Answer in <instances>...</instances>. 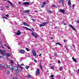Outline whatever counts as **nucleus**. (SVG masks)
I'll return each mask as SVG.
<instances>
[{
	"instance_id": "1",
	"label": "nucleus",
	"mask_w": 79,
	"mask_h": 79,
	"mask_svg": "<svg viewBox=\"0 0 79 79\" xmlns=\"http://www.w3.org/2000/svg\"><path fill=\"white\" fill-rule=\"evenodd\" d=\"M0 53L3 56H5V55L6 54V51L5 50H1L0 49Z\"/></svg>"
},
{
	"instance_id": "2",
	"label": "nucleus",
	"mask_w": 79,
	"mask_h": 79,
	"mask_svg": "<svg viewBox=\"0 0 79 79\" xmlns=\"http://www.w3.org/2000/svg\"><path fill=\"white\" fill-rule=\"evenodd\" d=\"M14 69L17 73H19V72H21V69H18V68L17 67H15Z\"/></svg>"
},
{
	"instance_id": "3",
	"label": "nucleus",
	"mask_w": 79,
	"mask_h": 79,
	"mask_svg": "<svg viewBox=\"0 0 79 79\" xmlns=\"http://www.w3.org/2000/svg\"><path fill=\"white\" fill-rule=\"evenodd\" d=\"M47 24H48V23L44 22H43L41 24L39 25V26L40 27H41L45 26H46Z\"/></svg>"
},
{
	"instance_id": "4",
	"label": "nucleus",
	"mask_w": 79,
	"mask_h": 79,
	"mask_svg": "<svg viewBox=\"0 0 79 79\" xmlns=\"http://www.w3.org/2000/svg\"><path fill=\"white\" fill-rule=\"evenodd\" d=\"M2 66L5 69H8V65L6 64H2Z\"/></svg>"
},
{
	"instance_id": "5",
	"label": "nucleus",
	"mask_w": 79,
	"mask_h": 79,
	"mask_svg": "<svg viewBox=\"0 0 79 79\" xmlns=\"http://www.w3.org/2000/svg\"><path fill=\"white\" fill-rule=\"evenodd\" d=\"M23 5L24 6L27 5H30V3L28 2H23Z\"/></svg>"
},
{
	"instance_id": "6",
	"label": "nucleus",
	"mask_w": 79,
	"mask_h": 79,
	"mask_svg": "<svg viewBox=\"0 0 79 79\" xmlns=\"http://www.w3.org/2000/svg\"><path fill=\"white\" fill-rule=\"evenodd\" d=\"M32 53L34 56L36 57V56H37V54H36L35 51V50H33L32 52Z\"/></svg>"
},
{
	"instance_id": "7",
	"label": "nucleus",
	"mask_w": 79,
	"mask_h": 79,
	"mask_svg": "<svg viewBox=\"0 0 79 79\" xmlns=\"http://www.w3.org/2000/svg\"><path fill=\"white\" fill-rule=\"evenodd\" d=\"M15 34H16V35H19L21 34V33L20 32V31H19V30H18V31L17 32L15 33Z\"/></svg>"
},
{
	"instance_id": "8",
	"label": "nucleus",
	"mask_w": 79,
	"mask_h": 79,
	"mask_svg": "<svg viewBox=\"0 0 79 79\" xmlns=\"http://www.w3.org/2000/svg\"><path fill=\"white\" fill-rule=\"evenodd\" d=\"M59 11L60 12V13H62L63 14H64L65 13V10H62L61 9H60Z\"/></svg>"
},
{
	"instance_id": "9",
	"label": "nucleus",
	"mask_w": 79,
	"mask_h": 79,
	"mask_svg": "<svg viewBox=\"0 0 79 79\" xmlns=\"http://www.w3.org/2000/svg\"><path fill=\"white\" fill-rule=\"evenodd\" d=\"M47 4V2H44L43 3V4L41 6V8H44L45 5Z\"/></svg>"
},
{
	"instance_id": "10",
	"label": "nucleus",
	"mask_w": 79,
	"mask_h": 79,
	"mask_svg": "<svg viewBox=\"0 0 79 79\" xmlns=\"http://www.w3.org/2000/svg\"><path fill=\"white\" fill-rule=\"evenodd\" d=\"M17 68H18V69H20L21 70V69L22 70H23V69L22 67H21V65H19V64H18L17 65Z\"/></svg>"
},
{
	"instance_id": "11",
	"label": "nucleus",
	"mask_w": 79,
	"mask_h": 79,
	"mask_svg": "<svg viewBox=\"0 0 79 79\" xmlns=\"http://www.w3.org/2000/svg\"><path fill=\"white\" fill-rule=\"evenodd\" d=\"M68 3V5H69V7H70V8H71V1H70V0H69Z\"/></svg>"
},
{
	"instance_id": "12",
	"label": "nucleus",
	"mask_w": 79,
	"mask_h": 79,
	"mask_svg": "<svg viewBox=\"0 0 79 79\" xmlns=\"http://www.w3.org/2000/svg\"><path fill=\"white\" fill-rule=\"evenodd\" d=\"M20 52H21V53H22V54H24L25 52L24 50L23 49H20Z\"/></svg>"
},
{
	"instance_id": "13",
	"label": "nucleus",
	"mask_w": 79,
	"mask_h": 79,
	"mask_svg": "<svg viewBox=\"0 0 79 79\" xmlns=\"http://www.w3.org/2000/svg\"><path fill=\"white\" fill-rule=\"evenodd\" d=\"M24 13H30V10H27L23 11Z\"/></svg>"
},
{
	"instance_id": "14",
	"label": "nucleus",
	"mask_w": 79,
	"mask_h": 79,
	"mask_svg": "<svg viewBox=\"0 0 79 79\" xmlns=\"http://www.w3.org/2000/svg\"><path fill=\"white\" fill-rule=\"evenodd\" d=\"M60 3L61 2L62 5H64V0H60V1H59Z\"/></svg>"
},
{
	"instance_id": "15",
	"label": "nucleus",
	"mask_w": 79,
	"mask_h": 79,
	"mask_svg": "<svg viewBox=\"0 0 79 79\" xmlns=\"http://www.w3.org/2000/svg\"><path fill=\"white\" fill-rule=\"evenodd\" d=\"M23 28L24 29H27V30H28V31H32V30L28 28L27 27H23Z\"/></svg>"
},
{
	"instance_id": "16",
	"label": "nucleus",
	"mask_w": 79,
	"mask_h": 79,
	"mask_svg": "<svg viewBox=\"0 0 79 79\" xmlns=\"http://www.w3.org/2000/svg\"><path fill=\"white\" fill-rule=\"evenodd\" d=\"M7 2L8 3L10 4V5H11V6H13V4H12V3H11V2H10V1H8Z\"/></svg>"
},
{
	"instance_id": "17",
	"label": "nucleus",
	"mask_w": 79,
	"mask_h": 79,
	"mask_svg": "<svg viewBox=\"0 0 79 79\" xmlns=\"http://www.w3.org/2000/svg\"><path fill=\"white\" fill-rule=\"evenodd\" d=\"M72 60H73V61H74V62H75V63H77V61H76V60L74 59V57H73L72 58Z\"/></svg>"
},
{
	"instance_id": "18",
	"label": "nucleus",
	"mask_w": 79,
	"mask_h": 79,
	"mask_svg": "<svg viewBox=\"0 0 79 79\" xmlns=\"http://www.w3.org/2000/svg\"><path fill=\"white\" fill-rule=\"evenodd\" d=\"M5 72L7 73V74H10V71L8 70H6Z\"/></svg>"
},
{
	"instance_id": "19",
	"label": "nucleus",
	"mask_w": 79,
	"mask_h": 79,
	"mask_svg": "<svg viewBox=\"0 0 79 79\" xmlns=\"http://www.w3.org/2000/svg\"><path fill=\"white\" fill-rule=\"evenodd\" d=\"M9 68L10 69H13V65H10L9 66Z\"/></svg>"
},
{
	"instance_id": "20",
	"label": "nucleus",
	"mask_w": 79,
	"mask_h": 79,
	"mask_svg": "<svg viewBox=\"0 0 79 79\" xmlns=\"http://www.w3.org/2000/svg\"><path fill=\"white\" fill-rule=\"evenodd\" d=\"M6 54L7 56H8L9 57H10V56H11L10 55V54L8 53H7Z\"/></svg>"
},
{
	"instance_id": "21",
	"label": "nucleus",
	"mask_w": 79,
	"mask_h": 79,
	"mask_svg": "<svg viewBox=\"0 0 79 79\" xmlns=\"http://www.w3.org/2000/svg\"><path fill=\"white\" fill-rule=\"evenodd\" d=\"M23 24V25H24V26H27V23H25V22H22Z\"/></svg>"
},
{
	"instance_id": "22",
	"label": "nucleus",
	"mask_w": 79,
	"mask_h": 79,
	"mask_svg": "<svg viewBox=\"0 0 79 79\" xmlns=\"http://www.w3.org/2000/svg\"><path fill=\"white\" fill-rule=\"evenodd\" d=\"M36 75H39V74H40V72L36 71Z\"/></svg>"
},
{
	"instance_id": "23",
	"label": "nucleus",
	"mask_w": 79,
	"mask_h": 79,
	"mask_svg": "<svg viewBox=\"0 0 79 79\" xmlns=\"http://www.w3.org/2000/svg\"><path fill=\"white\" fill-rule=\"evenodd\" d=\"M56 44H57V45H60V46H62V44H60L58 43H56Z\"/></svg>"
},
{
	"instance_id": "24",
	"label": "nucleus",
	"mask_w": 79,
	"mask_h": 79,
	"mask_svg": "<svg viewBox=\"0 0 79 79\" xmlns=\"http://www.w3.org/2000/svg\"><path fill=\"white\" fill-rule=\"evenodd\" d=\"M47 11L49 13H51V10H49V9H48Z\"/></svg>"
},
{
	"instance_id": "25",
	"label": "nucleus",
	"mask_w": 79,
	"mask_h": 79,
	"mask_svg": "<svg viewBox=\"0 0 79 79\" xmlns=\"http://www.w3.org/2000/svg\"><path fill=\"white\" fill-rule=\"evenodd\" d=\"M38 36V34H36V35L34 36V37H35V38H37V36Z\"/></svg>"
},
{
	"instance_id": "26",
	"label": "nucleus",
	"mask_w": 79,
	"mask_h": 79,
	"mask_svg": "<svg viewBox=\"0 0 79 79\" xmlns=\"http://www.w3.org/2000/svg\"><path fill=\"white\" fill-rule=\"evenodd\" d=\"M29 68H30V66H26V68L27 69H28Z\"/></svg>"
},
{
	"instance_id": "27",
	"label": "nucleus",
	"mask_w": 79,
	"mask_h": 79,
	"mask_svg": "<svg viewBox=\"0 0 79 79\" xmlns=\"http://www.w3.org/2000/svg\"><path fill=\"white\" fill-rule=\"evenodd\" d=\"M69 26H70V27H71V28H72L73 27V25H71L70 24H69Z\"/></svg>"
},
{
	"instance_id": "28",
	"label": "nucleus",
	"mask_w": 79,
	"mask_h": 79,
	"mask_svg": "<svg viewBox=\"0 0 79 79\" xmlns=\"http://www.w3.org/2000/svg\"><path fill=\"white\" fill-rule=\"evenodd\" d=\"M52 7H56V5H52Z\"/></svg>"
},
{
	"instance_id": "29",
	"label": "nucleus",
	"mask_w": 79,
	"mask_h": 79,
	"mask_svg": "<svg viewBox=\"0 0 79 79\" xmlns=\"http://www.w3.org/2000/svg\"><path fill=\"white\" fill-rule=\"evenodd\" d=\"M3 18L4 19H8V18H7V17H6L5 16L3 17Z\"/></svg>"
},
{
	"instance_id": "30",
	"label": "nucleus",
	"mask_w": 79,
	"mask_h": 79,
	"mask_svg": "<svg viewBox=\"0 0 79 79\" xmlns=\"http://www.w3.org/2000/svg\"><path fill=\"white\" fill-rule=\"evenodd\" d=\"M54 77V76H53V75H51V77H52V78H53Z\"/></svg>"
},
{
	"instance_id": "31",
	"label": "nucleus",
	"mask_w": 79,
	"mask_h": 79,
	"mask_svg": "<svg viewBox=\"0 0 79 79\" xmlns=\"http://www.w3.org/2000/svg\"><path fill=\"white\" fill-rule=\"evenodd\" d=\"M57 78H60V76L59 75H57L56 77Z\"/></svg>"
},
{
	"instance_id": "32",
	"label": "nucleus",
	"mask_w": 79,
	"mask_h": 79,
	"mask_svg": "<svg viewBox=\"0 0 79 79\" xmlns=\"http://www.w3.org/2000/svg\"><path fill=\"white\" fill-rule=\"evenodd\" d=\"M51 68L52 69H54V66H51Z\"/></svg>"
},
{
	"instance_id": "33",
	"label": "nucleus",
	"mask_w": 79,
	"mask_h": 79,
	"mask_svg": "<svg viewBox=\"0 0 79 79\" xmlns=\"http://www.w3.org/2000/svg\"><path fill=\"white\" fill-rule=\"evenodd\" d=\"M34 3V2H30V5H32V4H33V3Z\"/></svg>"
},
{
	"instance_id": "34",
	"label": "nucleus",
	"mask_w": 79,
	"mask_h": 79,
	"mask_svg": "<svg viewBox=\"0 0 79 79\" xmlns=\"http://www.w3.org/2000/svg\"><path fill=\"white\" fill-rule=\"evenodd\" d=\"M40 67L41 69H42V65L40 64Z\"/></svg>"
},
{
	"instance_id": "35",
	"label": "nucleus",
	"mask_w": 79,
	"mask_h": 79,
	"mask_svg": "<svg viewBox=\"0 0 79 79\" xmlns=\"http://www.w3.org/2000/svg\"><path fill=\"white\" fill-rule=\"evenodd\" d=\"M26 49L27 50V52H29V50L27 48H26Z\"/></svg>"
},
{
	"instance_id": "36",
	"label": "nucleus",
	"mask_w": 79,
	"mask_h": 79,
	"mask_svg": "<svg viewBox=\"0 0 79 79\" xmlns=\"http://www.w3.org/2000/svg\"><path fill=\"white\" fill-rule=\"evenodd\" d=\"M72 28L73 29V30L74 31H76V29H75V28L73 27Z\"/></svg>"
},
{
	"instance_id": "37",
	"label": "nucleus",
	"mask_w": 79,
	"mask_h": 79,
	"mask_svg": "<svg viewBox=\"0 0 79 79\" xmlns=\"http://www.w3.org/2000/svg\"><path fill=\"white\" fill-rule=\"evenodd\" d=\"M10 63L11 64H12V63H13V60H11L10 61Z\"/></svg>"
},
{
	"instance_id": "38",
	"label": "nucleus",
	"mask_w": 79,
	"mask_h": 79,
	"mask_svg": "<svg viewBox=\"0 0 79 79\" xmlns=\"http://www.w3.org/2000/svg\"><path fill=\"white\" fill-rule=\"evenodd\" d=\"M55 56H58V55H57V53L56 52L55 54H54Z\"/></svg>"
},
{
	"instance_id": "39",
	"label": "nucleus",
	"mask_w": 79,
	"mask_h": 79,
	"mask_svg": "<svg viewBox=\"0 0 79 79\" xmlns=\"http://www.w3.org/2000/svg\"><path fill=\"white\" fill-rule=\"evenodd\" d=\"M28 77H29V78H31V75H28Z\"/></svg>"
},
{
	"instance_id": "40",
	"label": "nucleus",
	"mask_w": 79,
	"mask_h": 79,
	"mask_svg": "<svg viewBox=\"0 0 79 79\" xmlns=\"http://www.w3.org/2000/svg\"><path fill=\"white\" fill-rule=\"evenodd\" d=\"M34 62H35V63H37V61L35 59L34 60Z\"/></svg>"
},
{
	"instance_id": "41",
	"label": "nucleus",
	"mask_w": 79,
	"mask_h": 79,
	"mask_svg": "<svg viewBox=\"0 0 79 79\" xmlns=\"http://www.w3.org/2000/svg\"><path fill=\"white\" fill-rule=\"evenodd\" d=\"M63 69V68L62 67H60V71H61Z\"/></svg>"
},
{
	"instance_id": "42",
	"label": "nucleus",
	"mask_w": 79,
	"mask_h": 79,
	"mask_svg": "<svg viewBox=\"0 0 79 79\" xmlns=\"http://www.w3.org/2000/svg\"><path fill=\"white\" fill-rule=\"evenodd\" d=\"M3 66V64H0V68H2V67Z\"/></svg>"
},
{
	"instance_id": "43",
	"label": "nucleus",
	"mask_w": 79,
	"mask_h": 79,
	"mask_svg": "<svg viewBox=\"0 0 79 79\" xmlns=\"http://www.w3.org/2000/svg\"><path fill=\"white\" fill-rule=\"evenodd\" d=\"M58 62L59 63H61V62H60V60H58Z\"/></svg>"
},
{
	"instance_id": "44",
	"label": "nucleus",
	"mask_w": 79,
	"mask_h": 79,
	"mask_svg": "<svg viewBox=\"0 0 79 79\" xmlns=\"http://www.w3.org/2000/svg\"><path fill=\"white\" fill-rule=\"evenodd\" d=\"M0 70L1 71H2V70H3V68H2V67L0 68Z\"/></svg>"
},
{
	"instance_id": "45",
	"label": "nucleus",
	"mask_w": 79,
	"mask_h": 79,
	"mask_svg": "<svg viewBox=\"0 0 79 79\" xmlns=\"http://www.w3.org/2000/svg\"><path fill=\"white\" fill-rule=\"evenodd\" d=\"M31 35H35V34H34V33H31Z\"/></svg>"
},
{
	"instance_id": "46",
	"label": "nucleus",
	"mask_w": 79,
	"mask_h": 79,
	"mask_svg": "<svg viewBox=\"0 0 79 79\" xmlns=\"http://www.w3.org/2000/svg\"><path fill=\"white\" fill-rule=\"evenodd\" d=\"M31 20H33V22H35V19H31Z\"/></svg>"
},
{
	"instance_id": "47",
	"label": "nucleus",
	"mask_w": 79,
	"mask_h": 79,
	"mask_svg": "<svg viewBox=\"0 0 79 79\" xmlns=\"http://www.w3.org/2000/svg\"><path fill=\"white\" fill-rule=\"evenodd\" d=\"M36 71L37 72H40V71H39V69H37Z\"/></svg>"
},
{
	"instance_id": "48",
	"label": "nucleus",
	"mask_w": 79,
	"mask_h": 79,
	"mask_svg": "<svg viewBox=\"0 0 79 79\" xmlns=\"http://www.w3.org/2000/svg\"><path fill=\"white\" fill-rule=\"evenodd\" d=\"M5 8H10V7L9 6H6Z\"/></svg>"
},
{
	"instance_id": "49",
	"label": "nucleus",
	"mask_w": 79,
	"mask_h": 79,
	"mask_svg": "<svg viewBox=\"0 0 79 79\" xmlns=\"http://www.w3.org/2000/svg\"><path fill=\"white\" fill-rule=\"evenodd\" d=\"M77 23H79V20H77Z\"/></svg>"
},
{
	"instance_id": "50",
	"label": "nucleus",
	"mask_w": 79,
	"mask_h": 79,
	"mask_svg": "<svg viewBox=\"0 0 79 79\" xmlns=\"http://www.w3.org/2000/svg\"><path fill=\"white\" fill-rule=\"evenodd\" d=\"M19 5H21V2H19Z\"/></svg>"
},
{
	"instance_id": "51",
	"label": "nucleus",
	"mask_w": 79,
	"mask_h": 79,
	"mask_svg": "<svg viewBox=\"0 0 79 79\" xmlns=\"http://www.w3.org/2000/svg\"><path fill=\"white\" fill-rule=\"evenodd\" d=\"M6 17H8V16H9V15H6Z\"/></svg>"
},
{
	"instance_id": "52",
	"label": "nucleus",
	"mask_w": 79,
	"mask_h": 79,
	"mask_svg": "<svg viewBox=\"0 0 79 79\" xmlns=\"http://www.w3.org/2000/svg\"><path fill=\"white\" fill-rule=\"evenodd\" d=\"M12 70H11V73H13V69H11Z\"/></svg>"
},
{
	"instance_id": "53",
	"label": "nucleus",
	"mask_w": 79,
	"mask_h": 79,
	"mask_svg": "<svg viewBox=\"0 0 79 79\" xmlns=\"http://www.w3.org/2000/svg\"><path fill=\"white\" fill-rule=\"evenodd\" d=\"M73 46L74 48H75V45H74V44H73Z\"/></svg>"
},
{
	"instance_id": "54",
	"label": "nucleus",
	"mask_w": 79,
	"mask_h": 79,
	"mask_svg": "<svg viewBox=\"0 0 79 79\" xmlns=\"http://www.w3.org/2000/svg\"><path fill=\"white\" fill-rule=\"evenodd\" d=\"M34 12H35V13H37V12H38V10H35Z\"/></svg>"
},
{
	"instance_id": "55",
	"label": "nucleus",
	"mask_w": 79,
	"mask_h": 79,
	"mask_svg": "<svg viewBox=\"0 0 79 79\" xmlns=\"http://www.w3.org/2000/svg\"><path fill=\"white\" fill-rule=\"evenodd\" d=\"M27 26H28V27H30V25L27 24Z\"/></svg>"
},
{
	"instance_id": "56",
	"label": "nucleus",
	"mask_w": 79,
	"mask_h": 79,
	"mask_svg": "<svg viewBox=\"0 0 79 79\" xmlns=\"http://www.w3.org/2000/svg\"><path fill=\"white\" fill-rule=\"evenodd\" d=\"M64 25H65V26H66V23H64Z\"/></svg>"
},
{
	"instance_id": "57",
	"label": "nucleus",
	"mask_w": 79,
	"mask_h": 79,
	"mask_svg": "<svg viewBox=\"0 0 79 79\" xmlns=\"http://www.w3.org/2000/svg\"><path fill=\"white\" fill-rule=\"evenodd\" d=\"M77 74H79V71H77Z\"/></svg>"
},
{
	"instance_id": "58",
	"label": "nucleus",
	"mask_w": 79,
	"mask_h": 79,
	"mask_svg": "<svg viewBox=\"0 0 79 79\" xmlns=\"http://www.w3.org/2000/svg\"><path fill=\"white\" fill-rule=\"evenodd\" d=\"M72 6L73 7H74V6H75V5H74V4H73Z\"/></svg>"
},
{
	"instance_id": "59",
	"label": "nucleus",
	"mask_w": 79,
	"mask_h": 79,
	"mask_svg": "<svg viewBox=\"0 0 79 79\" xmlns=\"http://www.w3.org/2000/svg\"><path fill=\"white\" fill-rule=\"evenodd\" d=\"M65 48H66V49L68 48H67V47H66V45L65 46Z\"/></svg>"
},
{
	"instance_id": "60",
	"label": "nucleus",
	"mask_w": 79,
	"mask_h": 79,
	"mask_svg": "<svg viewBox=\"0 0 79 79\" xmlns=\"http://www.w3.org/2000/svg\"><path fill=\"white\" fill-rule=\"evenodd\" d=\"M7 48L9 49H10V48H9V47L8 46H7Z\"/></svg>"
},
{
	"instance_id": "61",
	"label": "nucleus",
	"mask_w": 79,
	"mask_h": 79,
	"mask_svg": "<svg viewBox=\"0 0 79 79\" xmlns=\"http://www.w3.org/2000/svg\"><path fill=\"white\" fill-rule=\"evenodd\" d=\"M23 65H24V64H21V66H23Z\"/></svg>"
},
{
	"instance_id": "62",
	"label": "nucleus",
	"mask_w": 79,
	"mask_h": 79,
	"mask_svg": "<svg viewBox=\"0 0 79 79\" xmlns=\"http://www.w3.org/2000/svg\"><path fill=\"white\" fill-rule=\"evenodd\" d=\"M64 42H66V40H64Z\"/></svg>"
},
{
	"instance_id": "63",
	"label": "nucleus",
	"mask_w": 79,
	"mask_h": 79,
	"mask_svg": "<svg viewBox=\"0 0 79 79\" xmlns=\"http://www.w3.org/2000/svg\"><path fill=\"white\" fill-rule=\"evenodd\" d=\"M4 46L5 47H6V46H7L6 44H4Z\"/></svg>"
},
{
	"instance_id": "64",
	"label": "nucleus",
	"mask_w": 79,
	"mask_h": 79,
	"mask_svg": "<svg viewBox=\"0 0 79 79\" xmlns=\"http://www.w3.org/2000/svg\"><path fill=\"white\" fill-rule=\"evenodd\" d=\"M1 10H2V11H3V9H1Z\"/></svg>"
}]
</instances>
